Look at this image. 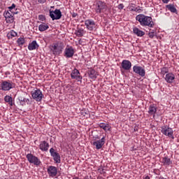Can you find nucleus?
<instances>
[{"label": "nucleus", "instance_id": "nucleus-1", "mask_svg": "<svg viewBox=\"0 0 179 179\" xmlns=\"http://www.w3.org/2000/svg\"><path fill=\"white\" fill-rule=\"evenodd\" d=\"M136 20L138 21L142 27H148L151 29H153L155 27L153 19L150 16L143 15H136Z\"/></svg>", "mask_w": 179, "mask_h": 179}, {"label": "nucleus", "instance_id": "nucleus-2", "mask_svg": "<svg viewBox=\"0 0 179 179\" xmlns=\"http://www.w3.org/2000/svg\"><path fill=\"white\" fill-rule=\"evenodd\" d=\"M64 49V45L63 42L58 41L50 45V51L55 56H57L63 53Z\"/></svg>", "mask_w": 179, "mask_h": 179}, {"label": "nucleus", "instance_id": "nucleus-3", "mask_svg": "<svg viewBox=\"0 0 179 179\" xmlns=\"http://www.w3.org/2000/svg\"><path fill=\"white\" fill-rule=\"evenodd\" d=\"M94 10L97 14L103 13L104 11L106 10V3L101 0L96 1L94 5Z\"/></svg>", "mask_w": 179, "mask_h": 179}, {"label": "nucleus", "instance_id": "nucleus-4", "mask_svg": "<svg viewBox=\"0 0 179 179\" xmlns=\"http://www.w3.org/2000/svg\"><path fill=\"white\" fill-rule=\"evenodd\" d=\"M15 87V84L12 80H3L0 85V90L8 92Z\"/></svg>", "mask_w": 179, "mask_h": 179}, {"label": "nucleus", "instance_id": "nucleus-5", "mask_svg": "<svg viewBox=\"0 0 179 179\" xmlns=\"http://www.w3.org/2000/svg\"><path fill=\"white\" fill-rule=\"evenodd\" d=\"M26 157L29 164H32L36 166H39L41 164V159L33 154L29 153L27 155Z\"/></svg>", "mask_w": 179, "mask_h": 179}, {"label": "nucleus", "instance_id": "nucleus-6", "mask_svg": "<svg viewBox=\"0 0 179 179\" xmlns=\"http://www.w3.org/2000/svg\"><path fill=\"white\" fill-rule=\"evenodd\" d=\"M31 96L33 99L36 101L37 102H41L44 97V95L43 94V92L41 90H34L31 92Z\"/></svg>", "mask_w": 179, "mask_h": 179}, {"label": "nucleus", "instance_id": "nucleus-7", "mask_svg": "<svg viewBox=\"0 0 179 179\" xmlns=\"http://www.w3.org/2000/svg\"><path fill=\"white\" fill-rule=\"evenodd\" d=\"M162 133L165 136L174 139L173 130L169 126H164L162 128Z\"/></svg>", "mask_w": 179, "mask_h": 179}, {"label": "nucleus", "instance_id": "nucleus-8", "mask_svg": "<svg viewBox=\"0 0 179 179\" xmlns=\"http://www.w3.org/2000/svg\"><path fill=\"white\" fill-rule=\"evenodd\" d=\"M50 17L52 20H57L62 18V13L59 9H56L55 10H50Z\"/></svg>", "mask_w": 179, "mask_h": 179}, {"label": "nucleus", "instance_id": "nucleus-9", "mask_svg": "<svg viewBox=\"0 0 179 179\" xmlns=\"http://www.w3.org/2000/svg\"><path fill=\"white\" fill-rule=\"evenodd\" d=\"M75 50L72 46L67 45L65 50L64 51V57L66 58H72L74 56Z\"/></svg>", "mask_w": 179, "mask_h": 179}, {"label": "nucleus", "instance_id": "nucleus-10", "mask_svg": "<svg viewBox=\"0 0 179 179\" xmlns=\"http://www.w3.org/2000/svg\"><path fill=\"white\" fill-rule=\"evenodd\" d=\"M50 153L52 157H53L54 161L57 164H60L61 162V157L60 155L55 151V150L53 148H51L50 149Z\"/></svg>", "mask_w": 179, "mask_h": 179}, {"label": "nucleus", "instance_id": "nucleus-11", "mask_svg": "<svg viewBox=\"0 0 179 179\" xmlns=\"http://www.w3.org/2000/svg\"><path fill=\"white\" fill-rule=\"evenodd\" d=\"M71 78L72 79L77 80L78 82H82L83 77L80 75V72L76 69H74L72 70V72L71 73Z\"/></svg>", "mask_w": 179, "mask_h": 179}, {"label": "nucleus", "instance_id": "nucleus-12", "mask_svg": "<svg viewBox=\"0 0 179 179\" xmlns=\"http://www.w3.org/2000/svg\"><path fill=\"white\" fill-rule=\"evenodd\" d=\"M85 26L87 29L92 31L96 28V23L93 20L90 19L85 21Z\"/></svg>", "mask_w": 179, "mask_h": 179}, {"label": "nucleus", "instance_id": "nucleus-13", "mask_svg": "<svg viewBox=\"0 0 179 179\" xmlns=\"http://www.w3.org/2000/svg\"><path fill=\"white\" fill-rule=\"evenodd\" d=\"M105 144V137H102L101 139L98 141H95L94 143H92V145H94L96 150H100L103 148V146Z\"/></svg>", "mask_w": 179, "mask_h": 179}, {"label": "nucleus", "instance_id": "nucleus-14", "mask_svg": "<svg viewBox=\"0 0 179 179\" xmlns=\"http://www.w3.org/2000/svg\"><path fill=\"white\" fill-rule=\"evenodd\" d=\"M48 173L50 177L54 178L57 176L58 169L54 166H50L48 169Z\"/></svg>", "mask_w": 179, "mask_h": 179}, {"label": "nucleus", "instance_id": "nucleus-15", "mask_svg": "<svg viewBox=\"0 0 179 179\" xmlns=\"http://www.w3.org/2000/svg\"><path fill=\"white\" fill-rule=\"evenodd\" d=\"M135 73L139 75L141 78H144L145 76V68L139 66H135Z\"/></svg>", "mask_w": 179, "mask_h": 179}, {"label": "nucleus", "instance_id": "nucleus-16", "mask_svg": "<svg viewBox=\"0 0 179 179\" xmlns=\"http://www.w3.org/2000/svg\"><path fill=\"white\" fill-rule=\"evenodd\" d=\"M50 148L49 143L46 141H42L39 144V149L42 152H48Z\"/></svg>", "mask_w": 179, "mask_h": 179}, {"label": "nucleus", "instance_id": "nucleus-17", "mask_svg": "<svg viewBox=\"0 0 179 179\" xmlns=\"http://www.w3.org/2000/svg\"><path fill=\"white\" fill-rule=\"evenodd\" d=\"M164 79L167 83H173L174 80H176V75L173 73H168L166 75H165Z\"/></svg>", "mask_w": 179, "mask_h": 179}, {"label": "nucleus", "instance_id": "nucleus-18", "mask_svg": "<svg viewBox=\"0 0 179 179\" xmlns=\"http://www.w3.org/2000/svg\"><path fill=\"white\" fill-rule=\"evenodd\" d=\"M122 68L125 71H129L131 68V62L129 60H123L122 62Z\"/></svg>", "mask_w": 179, "mask_h": 179}, {"label": "nucleus", "instance_id": "nucleus-19", "mask_svg": "<svg viewBox=\"0 0 179 179\" xmlns=\"http://www.w3.org/2000/svg\"><path fill=\"white\" fill-rule=\"evenodd\" d=\"M89 78H91L92 80H94L95 79L97 78V72L95 71V70L94 69H91L90 71H88L87 72Z\"/></svg>", "mask_w": 179, "mask_h": 179}, {"label": "nucleus", "instance_id": "nucleus-20", "mask_svg": "<svg viewBox=\"0 0 179 179\" xmlns=\"http://www.w3.org/2000/svg\"><path fill=\"white\" fill-rule=\"evenodd\" d=\"M38 48V45L36 41H33L31 43L28 45V50L30 51L35 50Z\"/></svg>", "mask_w": 179, "mask_h": 179}, {"label": "nucleus", "instance_id": "nucleus-21", "mask_svg": "<svg viewBox=\"0 0 179 179\" xmlns=\"http://www.w3.org/2000/svg\"><path fill=\"white\" fill-rule=\"evenodd\" d=\"M99 127L103 129V130L105 131L106 132L110 131L111 128L110 124L107 123H100Z\"/></svg>", "mask_w": 179, "mask_h": 179}, {"label": "nucleus", "instance_id": "nucleus-22", "mask_svg": "<svg viewBox=\"0 0 179 179\" xmlns=\"http://www.w3.org/2000/svg\"><path fill=\"white\" fill-rule=\"evenodd\" d=\"M157 112V108L155 106V105H150V107L148 108V114L150 115H153L155 117V115Z\"/></svg>", "mask_w": 179, "mask_h": 179}, {"label": "nucleus", "instance_id": "nucleus-23", "mask_svg": "<svg viewBox=\"0 0 179 179\" xmlns=\"http://www.w3.org/2000/svg\"><path fill=\"white\" fill-rule=\"evenodd\" d=\"M162 163H163L164 166H171L173 164L171 159L168 158V157H164L162 159Z\"/></svg>", "mask_w": 179, "mask_h": 179}, {"label": "nucleus", "instance_id": "nucleus-24", "mask_svg": "<svg viewBox=\"0 0 179 179\" xmlns=\"http://www.w3.org/2000/svg\"><path fill=\"white\" fill-rule=\"evenodd\" d=\"M166 8L172 13H177L178 10L176 8L173 6V4H169L166 6Z\"/></svg>", "mask_w": 179, "mask_h": 179}, {"label": "nucleus", "instance_id": "nucleus-25", "mask_svg": "<svg viewBox=\"0 0 179 179\" xmlns=\"http://www.w3.org/2000/svg\"><path fill=\"white\" fill-rule=\"evenodd\" d=\"M4 101L6 103H8L10 106H13L12 96L9 95H6V96L4 97Z\"/></svg>", "mask_w": 179, "mask_h": 179}, {"label": "nucleus", "instance_id": "nucleus-26", "mask_svg": "<svg viewBox=\"0 0 179 179\" xmlns=\"http://www.w3.org/2000/svg\"><path fill=\"white\" fill-rule=\"evenodd\" d=\"M16 36H17V33L14 30H11L8 34H7V38L9 39H12Z\"/></svg>", "mask_w": 179, "mask_h": 179}, {"label": "nucleus", "instance_id": "nucleus-27", "mask_svg": "<svg viewBox=\"0 0 179 179\" xmlns=\"http://www.w3.org/2000/svg\"><path fill=\"white\" fill-rule=\"evenodd\" d=\"M145 31L140 30L138 28H135V34L138 37H143L145 35Z\"/></svg>", "mask_w": 179, "mask_h": 179}, {"label": "nucleus", "instance_id": "nucleus-28", "mask_svg": "<svg viewBox=\"0 0 179 179\" xmlns=\"http://www.w3.org/2000/svg\"><path fill=\"white\" fill-rule=\"evenodd\" d=\"M48 29H49V25H47V24H40L38 26V30L41 32H43V31H46Z\"/></svg>", "mask_w": 179, "mask_h": 179}, {"label": "nucleus", "instance_id": "nucleus-29", "mask_svg": "<svg viewBox=\"0 0 179 179\" xmlns=\"http://www.w3.org/2000/svg\"><path fill=\"white\" fill-rule=\"evenodd\" d=\"M18 12H10V10L9 11H5L4 13H3V16L4 17H12V16H14L15 14H17Z\"/></svg>", "mask_w": 179, "mask_h": 179}, {"label": "nucleus", "instance_id": "nucleus-30", "mask_svg": "<svg viewBox=\"0 0 179 179\" xmlns=\"http://www.w3.org/2000/svg\"><path fill=\"white\" fill-rule=\"evenodd\" d=\"M84 33H85V31L83 29H78V30H76L75 34L78 37H83Z\"/></svg>", "mask_w": 179, "mask_h": 179}, {"label": "nucleus", "instance_id": "nucleus-31", "mask_svg": "<svg viewBox=\"0 0 179 179\" xmlns=\"http://www.w3.org/2000/svg\"><path fill=\"white\" fill-rule=\"evenodd\" d=\"M5 19H6V23H13L15 20L14 16L7 17H5Z\"/></svg>", "mask_w": 179, "mask_h": 179}, {"label": "nucleus", "instance_id": "nucleus-32", "mask_svg": "<svg viewBox=\"0 0 179 179\" xmlns=\"http://www.w3.org/2000/svg\"><path fill=\"white\" fill-rule=\"evenodd\" d=\"M17 43L18 45H23L25 43V40L24 38L20 37V38L17 39Z\"/></svg>", "mask_w": 179, "mask_h": 179}, {"label": "nucleus", "instance_id": "nucleus-33", "mask_svg": "<svg viewBox=\"0 0 179 179\" xmlns=\"http://www.w3.org/2000/svg\"><path fill=\"white\" fill-rule=\"evenodd\" d=\"M18 100H20V103L22 106H26V99L25 98L20 97L18 99Z\"/></svg>", "mask_w": 179, "mask_h": 179}, {"label": "nucleus", "instance_id": "nucleus-34", "mask_svg": "<svg viewBox=\"0 0 179 179\" xmlns=\"http://www.w3.org/2000/svg\"><path fill=\"white\" fill-rule=\"evenodd\" d=\"M162 75L165 76L166 73H169V69L166 67H164L161 71Z\"/></svg>", "mask_w": 179, "mask_h": 179}, {"label": "nucleus", "instance_id": "nucleus-35", "mask_svg": "<svg viewBox=\"0 0 179 179\" xmlns=\"http://www.w3.org/2000/svg\"><path fill=\"white\" fill-rule=\"evenodd\" d=\"M15 10V5L13 3L12 6L9 7V11L10 13H14Z\"/></svg>", "mask_w": 179, "mask_h": 179}, {"label": "nucleus", "instance_id": "nucleus-36", "mask_svg": "<svg viewBox=\"0 0 179 179\" xmlns=\"http://www.w3.org/2000/svg\"><path fill=\"white\" fill-rule=\"evenodd\" d=\"M38 19H39V20L44 22V21H45L46 17H45V16H44L43 15H38Z\"/></svg>", "mask_w": 179, "mask_h": 179}, {"label": "nucleus", "instance_id": "nucleus-37", "mask_svg": "<svg viewBox=\"0 0 179 179\" xmlns=\"http://www.w3.org/2000/svg\"><path fill=\"white\" fill-rule=\"evenodd\" d=\"M148 36H149L150 38H154L155 32H154V31H151V32L148 33Z\"/></svg>", "mask_w": 179, "mask_h": 179}, {"label": "nucleus", "instance_id": "nucleus-38", "mask_svg": "<svg viewBox=\"0 0 179 179\" xmlns=\"http://www.w3.org/2000/svg\"><path fill=\"white\" fill-rule=\"evenodd\" d=\"M117 8L120 9V10H122L124 8V5L122 3H120L117 6Z\"/></svg>", "mask_w": 179, "mask_h": 179}, {"label": "nucleus", "instance_id": "nucleus-39", "mask_svg": "<svg viewBox=\"0 0 179 179\" xmlns=\"http://www.w3.org/2000/svg\"><path fill=\"white\" fill-rule=\"evenodd\" d=\"M135 12L140 13L141 12H142V10H141V9L138 8H135Z\"/></svg>", "mask_w": 179, "mask_h": 179}, {"label": "nucleus", "instance_id": "nucleus-40", "mask_svg": "<svg viewBox=\"0 0 179 179\" xmlns=\"http://www.w3.org/2000/svg\"><path fill=\"white\" fill-rule=\"evenodd\" d=\"M46 1H47V0H38V2L39 3H45Z\"/></svg>", "mask_w": 179, "mask_h": 179}, {"label": "nucleus", "instance_id": "nucleus-41", "mask_svg": "<svg viewBox=\"0 0 179 179\" xmlns=\"http://www.w3.org/2000/svg\"><path fill=\"white\" fill-rule=\"evenodd\" d=\"M27 103V105H30V100L29 99H25V103Z\"/></svg>", "mask_w": 179, "mask_h": 179}, {"label": "nucleus", "instance_id": "nucleus-42", "mask_svg": "<svg viewBox=\"0 0 179 179\" xmlns=\"http://www.w3.org/2000/svg\"><path fill=\"white\" fill-rule=\"evenodd\" d=\"M77 16H78V14H77V13H73V14H72V17H73V18H76Z\"/></svg>", "mask_w": 179, "mask_h": 179}, {"label": "nucleus", "instance_id": "nucleus-43", "mask_svg": "<svg viewBox=\"0 0 179 179\" xmlns=\"http://www.w3.org/2000/svg\"><path fill=\"white\" fill-rule=\"evenodd\" d=\"M143 179H150V178L149 176L145 175V176L143 177Z\"/></svg>", "mask_w": 179, "mask_h": 179}, {"label": "nucleus", "instance_id": "nucleus-44", "mask_svg": "<svg viewBox=\"0 0 179 179\" xmlns=\"http://www.w3.org/2000/svg\"><path fill=\"white\" fill-rule=\"evenodd\" d=\"M164 3H168L170 2V0H162Z\"/></svg>", "mask_w": 179, "mask_h": 179}, {"label": "nucleus", "instance_id": "nucleus-45", "mask_svg": "<svg viewBox=\"0 0 179 179\" xmlns=\"http://www.w3.org/2000/svg\"><path fill=\"white\" fill-rule=\"evenodd\" d=\"M129 10H131V11H134V7L132 6H129Z\"/></svg>", "mask_w": 179, "mask_h": 179}, {"label": "nucleus", "instance_id": "nucleus-46", "mask_svg": "<svg viewBox=\"0 0 179 179\" xmlns=\"http://www.w3.org/2000/svg\"><path fill=\"white\" fill-rule=\"evenodd\" d=\"M101 173H102V174H105V173H106V171H105L104 169H101Z\"/></svg>", "mask_w": 179, "mask_h": 179}, {"label": "nucleus", "instance_id": "nucleus-47", "mask_svg": "<svg viewBox=\"0 0 179 179\" xmlns=\"http://www.w3.org/2000/svg\"><path fill=\"white\" fill-rule=\"evenodd\" d=\"M133 31L134 33H135V28H133Z\"/></svg>", "mask_w": 179, "mask_h": 179}, {"label": "nucleus", "instance_id": "nucleus-48", "mask_svg": "<svg viewBox=\"0 0 179 179\" xmlns=\"http://www.w3.org/2000/svg\"><path fill=\"white\" fill-rule=\"evenodd\" d=\"M133 71H135V66L133 67Z\"/></svg>", "mask_w": 179, "mask_h": 179}, {"label": "nucleus", "instance_id": "nucleus-49", "mask_svg": "<svg viewBox=\"0 0 179 179\" xmlns=\"http://www.w3.org/2000/svg\"><path fill=\"white\" fill-rule=\"evenodd\" d=\"M73 179H78V178H73ZM85 179H88V178H85Z\"/></svg>", "mask_w": 179, "mask_h": 179}, {"label": "nucleus", "instance_id": "nucleus-50", "mask_svg": "<svg viewBox=\"0 0 179 179\" xmlns=\"http://www.w3.org/2000/svg\"><path fill=\"white\" fill-rule=\"evenodd\" d=\"M51 8H54V6H51Z\"/></svg>", "mask_w": 179, "mask_h": 179}, {"label": "nucleus", "instance_id": "nucleus-51", "mask_svg": "<svg viewBox=\"0 0 179 179\" xmlns=\"http://www.w3.org/2000/svg\"><path fill=\"white\" fill-rule=\"evenodd\" d=\"M178 96H179V92H178Z\"/></svg>", "mask_w": 179, "mask_h": 179}]
</instances>
